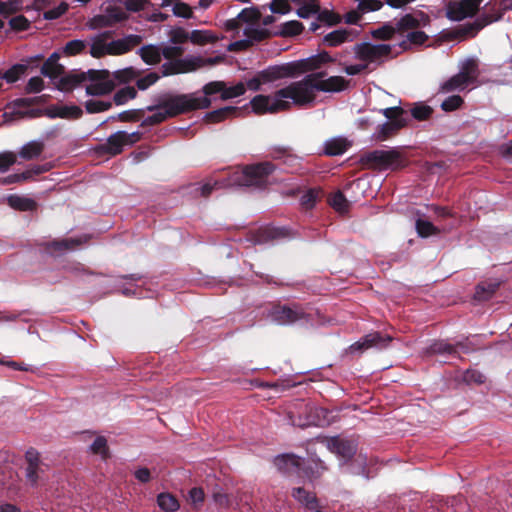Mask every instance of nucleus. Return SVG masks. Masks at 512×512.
<instances>
[{"instance_id":"nucleus-1","label":"nucleus","mask_w":512,"mask_h":512,"mask_svg":"<svg viewBox=\"0 0 512 512\" xmlns=\"http://www.w3.org/2000/svg\"><path fill=\"white\" fill-rule=\"evenodd\" d=\"M324 75L323 72H313L277 90L273 95H256L250 101L252 110L257 114L277 113L290 109L292 105L302 107L312 104L319 91L340 92L346 89L347 81L343 77L331 76L324 79Z\"/></svg>"},{"instance_id":"nucleus-2","label":"nucleus","mask_w":512,"mask_h":512,"mask_svg":"<svg viewBox=\"0 0 512 512\" xmlns=\"http://www.w3.org/2000/svg\"><path fill=\"white\" fill-rule=\"evenodd\" d=\"M139 76V71L133 67L110 72L108 70H88L75 72L61 77V90H69L83 84L86 93L91 96L110 94L120 83L131 81Z\"/></svg>"},{"instance_id":"nucleus-3","label":"nucleus","mask_w":512,"mask_h":512,"mask_svg":"<svg viewBox=\"0 0 512 512\" xmlns=\"http://www.w3.org/2000/svg\"><path fill=\"white\" fill-rule=\"evenodd\" d=\"M275 170V165L271 162H262L246 166L243 169L233 171L226 184L215 181L200 184H193L191 191L196 195L208 196L217 186H244V187H262L267 182V177Z\"/></svg>"},{"instance_id":"nucleus-4","label":"nucleus","mask_w":512,"mask_h":512,"mask_svg":"<svg viewBox=\"0 0 512 512\" xmlns=\"http://www.w3.org/2000/svg\"><path fill=\"white\" fill-rule=\"evenodd\" d=\"M211 105V101L205 97H194L187 95H178L164 100L160 105L149 108L152 112L147 116L143 123L154 125L163 122L168 117L176 116L189 110L206 109Z\"/></svg>"},{"instance_id":"nucleus-5","label":"nucleus","mask_w":512,"mask_h":512,"mask_svg":"<svg viewBox=\"0 0 512 512\" xmlns=\"http://www.w3.org/2000/svg\"><path fill=\"white\" fill-rule=\"evenodd\" d=\"M138 52L142 60L149 65L159 63L162 57L170 60V62L163 65L165 75L186 72L189 70L188 66L191 63V60L179 59L183 53L180 46L151 44L141 47Z\"/></svg>"},{"instance_id":"nucleus-6","label":"nucleus","mask_w":512,"mask_h":512,"mask_svg":"<svg viewBox=\"0 0 512 512\" xmlns=\"http://www.w3.org/2000/svg\"><path fill=\"white\" fill-rule=\"evenodd\" d=\"M260 17L256 8H245L235 18L226 20L224 27L237 36H244L247 41H260L266 34L260 25Z\"/></svg>"},{"instance_id":"nucleus-7","label":"nucleus","mask_w":512,"mask_h":512,"mask_svg":"<svg viewBox=\"0 0 512 512\" xmlns=\"http://www.w3.org/2000/svg\"><path fill=\"white\" fill-rule=\"evenodd\" d=\"M479 77L478 61L475 58L463 60L459 65V72L443 83H441L439 92H461L469 86L476 85Z\"/></svg>"},{"instance_id":"nucleus-8","label":"nucleus","mask_w":512,"mask_h":512,"mask_svg":"<svg viewBox=\"0 0 512 512\" xmlns=\"http://www.w3.org/2000/svg\"><path fill=\"white\" fill-rule=\"evenodd\" d=\"M362 160L378 170H396L404 166V158L397 149L369 151Z\"/></svg>"},{"instance_id":"nucleus-9","label":"nucleus","mask_w":512,"mask_h":512,"mask_svg":"<svg viewBox=\"0 0 512 512\" xmlns=\"http://www.w3.org/2000/svg\"><path fill=\"white\" fill-rule=\"evenodd\" d=\"M355 58L366 63L369 67L372 63H380L391 53V46L388 44H372L363 42L354 47Z\"/></svg>"},{"instance_id":"nucleus-10","label":"nucleus","mask_w":512,"mask_h":512,"mask_svg":"<svg viewBox=\"0 0 512 512\" xmlns=\"http://www.w3.org/2000/svg\"><path fill=\"white\" fill-rule=\"evenodd\" d=\"M217 93H220V98L222 100H228L243 95L245 93V86L242 82H238L237 84L228 87L223 81H212L203 87L204 95H200L199 97H205L210 101L208 96H212ZM189 96L198 97L196 94H190Z\"/></svg>"},{"instance_id":"nucleus-11","label":"nucleus","mask_w":512,"mask_h":512,"mask_svg":"<svg viewBox=\"0 0 512 512\" xmlns=\"http://www.w3.org/2000/svg\"><path fill=\"white\" fill-rule=\"evenodd\" d=\"M105 34V52L106 55H122L134 47L138 46L142 37L135 34H129L119 39H113L108 32H104Z\"/></svg>"},{"instance_id":"nucleus-12","label":"nucleus","mask_w":512,"mask_h":512,"mask_svg":"<svg viewBox=\"0 0 512 512\" xmlns=\"http://www.w3.org/2000/svg\"><path fill=\"white\" fill-rule=\"evenodd\" d=\"M482 0H454L446 8L447 17L454 21H461L473 17L479 9Z\"/></svg>"},{"instance_id":"nucleus-13","label":"nucleus","mask_w":512,"mask_h":512,"mask_svg":"<svg viewBox=\"0 0 512 512\" xmlns=\"http://www.w3.org/2000/svg\"><path fill=\"white\" fill-rule=\"evenodd\" d=\"M391 340L390 336L382 335L379 332H372L350 345L348 351L351 354H355L362 353L370 348L383 349L388 346Z\"/></svg>"},{"instance_id":"nucleus-14","label":"nucleus","mask_w":512,"mask_h":512,"mask_svg":"<svg viewBox=\"0 0 512 512\" xmlns=\"http://www.w3.org/2000/svg\"><path fill=\"white\" fill-rule=\"evenodd\" d=\"M136 280H140V277L129 275L117 279V283L115 284V291L120 292L127 297H152V292L150 290L144 289L142 286L135 284Z\"/></svg>"},{"instance_id":"nucleus-15","label":"nucleus","mask_w":512,"mask_h":512,"mask_svg":"<svg viewBox=\"0 0 512 512\" xmlns=\"http://www.w3.org/2000/svg\"><path fill=\"white\" fill-rule=\"evenodd\" d=\"M266 83L276 81L281 78L294 77L301 74V68L298 61L289 62L282 65L270 66L261 71Z\"/></svg>"},{"instance_id":"nucleus-16","label":"nucleus","mask_w":512,"mask_h":512,"mask_svg":"<svg viewBox=\"0 0 512 512\" xmlns=\"http://www.w3.org/2000/svg\"><path fill=\"white\" fill-rule=\"evenodd\" d=\"M270 317L272 321L279 325H288L296 321L302 320L305 317V313L299 306H282L275 307Z\"/></svg>"},{"instance_id":"nucleus-17","label":"nucleus","mask_w":512,"mask_h":512,"mask_svg":"<svg viewBox=\"0 0 512 512\" xmlns=\"http://www.w3.org/2000/svg\"><path fill=\"white\" fill-rule=\"evenodd\" d=\"M327 448L344 461H348L355 455L357 444L353 440L335 436L327 440Z\"/></svg>"},{"instance_id":"nucleus-18","label":"nucleus","mask_w":512,"mask_h":512,"mask_svg":"<svg viewBox=\"0 0 512 512\" xmlns=\"http://www.w3.org/2000/svg\"><path fill=\"white\" fill-rule=\"evenodd\" d=\"M357 7L346 14V22L349 24H358L361 17L369 12L378 11L383 7L381 0H355Z\"/></svg>"},{"instance_id":"nucleus-19","label":"nucleus","mask_w":512,"mask_h":512,"mask_svg":"<svg viewBox=\"0 0 512 512\" xmlns=\"http://www.w3.org/2000/svg\"><path fill=\"white\" fill-rule=\"evenodd\" d=\"M28 465L26 467V479L32 485H36L44 479V464L38 459L37 453L28 451L26 454Z\"/></svg>"},{"instance_id":"nucleus-20","label":"nucleus","mask_w":512,"mask_h":512,"mask_svg":"<svg viewBox=\"0 0 512 512\" xmlns=\"http://www.w3.org/2000/svg\"><path fill=\"white\" fill-rule=\"evenodd\" d=\"M406 124L407 118L386 121L376 128L375 132L372 134V139L379 142L385 141L395 135L401 128L406 126Z\"/></svg>"},{"instance_id":"nucleus-21","label":"nucleus","mask_w":512,"mask_h":512,"mask_svg":"<svg viewBox=\"0 0 512 512\" xmlns=\"http://www.w3.org/2000/svg\"><path fill=\"white\" fill-rule=\"evenodd\" d=\"M355 33L352 29L334 30L323 38V43L327 46L335 47L345 42L353 41Z\"/></svg>"},{"instance_id":"nucleus-22","label":"nucleus","mask_w":512,"mask_h":512,"mask_svg":"<svg viewBox=\"0 0 512 512\" xmlns=\"http://www.w3.org/2000/svg\"><path fill=\"white\" fill-rule=\"evenodd\" d=\"M48 114L51 118L78 119L83 111L77 105H58L50 108Z\"/></svg>"},{"instance_id":"nucleus-23","label":"nucleus","mask_w":512,"mask_h":512,"mask_svg":"<svg viewBox=\"0 0 512 512\" xmlns=\"http://www.w3.org/2000/svg\"><path fill=\"white\" fill-rule=\"evenodd\" d=\"M59 53H52L41 67V73L51 79H57L63 72V67L58 63Z\"/></svg>"},{"instance_id":"nucleus-24","label":"nucleus","mask_w":512,"mask_h":512,"mask_svg":"<svg viewBox=\"0 0 512 512\" xmlns=\"http://www.w3.org/2000/svg\"><path fill=\"white\" fill-rule=\"evenodd\" d=\"M426 17L423 13L418 14H406L395 25L398 32H409L411 29L418 28L421 22L425 21Z\"/></svg>"},{"instance_id":"nucleus-25","label":"nucleus","mask_w":512,"mask_h":512,"mask_svg":"<svg viewBox=\"0 0 512 512\" xmlns=\"http://www.w3.org/2000/svg\"><path fill=\"white\" fill-rule=\"evenodd\" d=\"M333 61L332 57L327 52L319 53L318 55L299 60V65L302 73L315 70L322 64Z\"/></svg>"},{"instance_id":"nucleus-26","label":"nucleus","mask_w":512,"mask_h":512,"mask_svg":"<svg viewBox=\"0 0 512 512\" xmlns=\"http://www.w3.org/2000/svg\"><path fill=\"white\" fill-rule=\"evenodd\" d=\"M160 6L163 8H171L172 13L176 17L185 19L192 17L191 7L188 4L181 2L180 0H161Z\"/></svg>"},{"instance_id":"nucleus-27","label":"nucleus","mask_w":512,"mask_h":512,"mask_svg":"<svg viewBox=\"0 0 512 512\" xmlns=\"http://www.w3.org/2000/svg\"><path fill=\"white\" fill-rule=\"evenodd\" d=\"M81 243H82V240L80 238H69V239L55 240V241L48 243L46 249L51 254H54L56 252L62 253L65 251L75 249Z\"/></svg>"},{"instance_id":"nucleus-28","label":"nucleus","mask_w":512,"mask_h":512,"mask_svg":"<svg viewBox=\"0 0 512 512\" xmlns=\"http://www.w3.org/2000/svg\"><path fill=\"white\" fill-rule=\"evenodd\" d=\"M348 148V142L342 137L329 139L324 144V152L329 156H337L343 154Z\"/></svg>"},{"instance_id":"nucleus-29","label":"nucleus","mask_w":512,"mask_h":512,"mask_svg":"<svg viewBox=\"0 0 512 512\" xmlns=\"http://www.w3.org/2000/svg\"><path fill=\"white\" fill-rule=\"evenodd\" d=\"M240 110L237 107L227 106L206 114L205 119L209 123H217L224 119L235 116Z\"/></svg>"},{"instance_id":"nucleus-30","label":"nucleus","mask_w":512,"mask_h":512,"mask_svg":"<svg viewBox=\"0 0 512 512\" xmlns=\"http://www.w3.org/2000/svg\"><path fill=\"white\" fill-rule=\"evenodd\" d=\"M299 8L297 9V15L300 18L307 19L312 15L319 12V2L317 0H292Z\"/></svg>"},{"instance_id":"nucleus-31","label":"nucleus","mask_w":512,"mask_h":512,"mask_svg":"<svg viewBox=\"0 0 512 512\" xmlns=\"http://www.w3.org/2000/svg\"><path fill=\"white\" fill-rule=\"evenodd\" d=\"M274 463L279 470L290 472L300 466V458L293 454H284L277 456Z\"/></svg>"},{"instance_id":"nucleus-32","label":"nucleus","mask_w":512,"mask_h":512,"mask_svg":"<svg viewBox=\"0 0 512 512\" xmlns=\"http://www.w3.org/2000/svg\"><path fill=\"white\" fill-rule=\"evenodd\" d=\"M105 34H97L88 40L89 53L94 58L106 56Z\"/></svg>"},{"instance_id":"nucleus-33","label":"nucleus","mask_w":512,"mask_h":512,"mask_svg":"<svg viewBox=\"0 0 512 512\" xmlns=\"http://www.w3.org/2000/svg\"><path fill=\"white\" fill-rule=\"evenodd\" d=\"M105 146L106 150L112 155H117L121 153L124 146H127L126 141L123 137V131H117L116 133L109 136Z\"/></svg>"},{"instance_id":"nucleus-34","label":"nucleus","mask_w":512,"mask_h":512,"mask_svg":"<svg viewBox=\"0 0 512 512\" xmlns=\"http://www.w3.org/2000/svg\"><path fill=\"white\" fill-rule=\"evenodd\" d=\"M7 201L10 207L21 211H30L33 210L36 206L34 200L18 195H10L7 198Z\"/></svg>"},{"instance_id":"nucleus-35","label":"nucleus","mask_w":512,"mask_h":512,"mask_svg":"<svg viewBox=\"0 0 512 512\" xmlns=\"http://www.w3.org/2000/svg\"><path fill=\"white\" fill-rule=\"evenodd\" d=\"M292 495L299 503L305 505L309 509H314L317 506L315 495L301 487L294 488Z\"/></svg>"},{"instance_id":"nucleus-36","label":"nucleus","mask_w":512,"mask_h":512,"mask_svg":"<svg viewBox=\"0 0 512 512\" xmlns=\"http://www.w3.org/2000/svg\"><path fill=\"white\" fill-rule=\"evenodd\" d=\"M427 353L429 354H441V355H454L457 353V348L452 344L439 340L433 342L429 348L427 349Z\"/></svg>"},{"instance_id":"nucleus-37","label":"nucleus","mask_w":512,"mask_h":512,"mask_svg":"<svg viewBox=\"0 0 512 512\" xmlns=\"http://www.w3.org/2000/svg\"><path fill=\"white\" fill-rule=\"evenodd\" d=\"M43 148L44 145L42 142L31 141L21 148L19 155L24 159H33L42 153Z\"/></svg>"},{"instance_id":"nucleus-38","label":"nucleus","mask_w":512,"mask_h":512,"mask_svg":"<svg viewBox=\"0 0 512 512\" xmlns=\"http://www.w3.org/2000/svg\"><path fill=\"white\" fill-rule=\"evenodd\" d=\"M158 506L166 512H175L179 509L178 500L169 493H160L157 496Z\"/></svg>"},{"instance_id":"nucleus-39","label":"nucleus","mask_w":512,"mask_h":512,"mask_svg":"<svg viewBox=\"0 0 512 512\" xmlns=\"http://www.w3.org/2000/svg\"><path fill=\"white\" fill-rule=\"evenodd\" d=\"M88 48V40L74 39L68 41L63 47L62 51L67 56H74L82 53Z\"/></svg>"},{"instance_id":"nucleus-40","label":"nucleus","mask_w":512,"mask_h":512,"mask_svg":"<svg viewBox=\"0 0 512 512\" xmlns=\"http://www.w3.org/2000/svg\"><path fill=\"white\" fill-rule=\"evenodd\" d=\"M328 201L333 209L338 213L344 214L348 211L349 203L340 191L331 194Z\"/></svg>"},{"instance_id":"nucleus-41","label":"nucleus","mask_w":512,"mask_h":512,"mask_svg":"<svg viewBox=\"0 0 512 512\" xmlns=\"http://www.w3.org/2000/svg\"><path fill=\"white\" fill-rule=\"evenodd\" d=\"M303 30V24L297 20L285 22L279 27V34L284 37L296 36Z\"/></svg>"},{"instance_id":"nucleus-42","label":"nucleus","mask_w":512,"mask_h":512,"mask_svg":"<svg viewBox=\"0 0 512 512\" xmlns=\"http://www.w3.org/2000/svg\"><path fill=\"white\" fill-rule=\"evenodd\" d=\"M427 35L420 30L415 31H409L406 35V40L402 42V46L404 49L409 48L412 44L413 45H421L427 40Z\"/></svg>"},{"instance_id":"nucleus-43","label":"nucleus","mask_w":512,"mask_h":512,"mask_svg":"<svg viewBox=\"0 0 512 512\" xmlns=\"http://www.w3.org/2000/svg\"><path fill=\"white\" fill-rule=\"evenodd\" d=\"M111 107V101L90 99L85 102V109L90 114L104 112L109 110Z\"/></svg>"},{"instance_id":"nucleus-44","label":"nucleus","mask_w":512,"mask_h":512,"mask_svg":"<svg viewBox=\"0 0 512 512\" xmlns=\"http://www.w3.org/2000/svg\"><path fill=\"white\" fill-rule=\"evenodd\" d=\"M218 38L209 31L193 30L190 34L191 42L195 44L213 43Z\"/></svg>"},{"instance_id":"nucleus-45","label":"nucleus","mask_w":512,"mask_h":512,"mask_svg":"<svg viewBox=\"0 0 512 512\" xmlns=\"http://www.w3.org/2000/svg\"><path fill=\"white\" fill-rule=\"evenodd\" d=\"M432 112L433 109L424 103H417L411 108L412 117L418 121L427 120L432 115Z\"/></svg>"},{"instance_id":"nucleus-46","label":"nucleus","mask_w":512,"mask_h":512,"mask_svg":"<svg viewBox=\"0 0 512 512\" xmlns=\"http://www.w3.org/2000/svg\"><path fill=\"white\" fill-rule=\"evenodd\" d=\"M415 226H416L418 235L421 237H428L431 235H435L439 232L438 228L427 220L418 219L416 221Z\"/></svg>"},{"instance_id":"nucleus-47","label":"nucleus","mask_w":512,"mask_h":512,"mask_svg":"<svg viewBox=\"0 0 512 512\" xmlns=\"http://www.w3.org/2000/svg\"><path fill=\"white\" fill-rule=\"evenodd\" d=\"M498 283H489L478 285L475 291V298L483 301L490 298V296L497 290Z\"/></svg>"},{"instance_id":"nucleus-48","label":"nucleus","mask_w":512,"mask_h":512,"mask_svg":"<svg viewBox=\"0 0 512 512\" xmlns=\"http://www.w3.org/2000/svg\"><path fill=\"white\" fill-rule=\"evenodd\" d=\"M136 90L133 87H124L118 90L113 97L116 105H123L128 100L135 98Z\"/></svg>"},{"instance_id":"nucleus-49","label":"nucleus","mask_w":512,"mask_h":512,"mask_svg":"<svg viewBox=\"0 0 512 512\" xmlns=\"http://www.w3.org/2000/svg\"><path fill=\"white\" fill-rule=\"evenodd\" d=\"M22 0H0V14L9 15L21 10Z\"/></svg>"},{"instance_id":"nucleus-50","label":"nucleus","mask_w":512,"mask_h":512,"mask_svg":"<svg viewBox=\"0 0 512 512\" xmlns=\"http://www.w3.org/2000/svg\"><path fill=\"white\" fill-rule=\"evenodd\" d=\"M17 161V155L11 151L0 153V172L4 173Z\"/></svg>"},{"instance_id":"nucleus-51","label":"nucleus","mask_w":512,"mask_h":512,"mask_svg":"<svg viewBox=\"0 0 512 512\" xmlns=\"http://www.w3.org/2000/svg\"><path fill=\"white\" fill-rule=\"evenodd\" d=\"M463 99L459 95H452L447 97L442 103L441 108L446 112L454 111L461 107Z\"/></svg>"},{"instance_id":"nucleus-52","label":"nucleus","mask_w":512,"mask_h":512,"mask_svg":"<svg viewBox=\"0 0 512 512\" xmlns=\"http://www.w3.org/2000/svg\"><path fill=\"white\" fill-rule=\"evenodd\" d=\"M90 449L93 453L101 455L102 458H106L108 454L107 440L102 436L96 437Z\"/></svg>"},{"instance_id":"nucleus-53","label":"nucleus","mask_w":512,"mask_h":512,"mask_svg":"<svg viewBox=\"0 0 512 512\" xmlns=\"http://www.w3.org/2000/svg\"><path fill=\"white\" fill-rule=\"evenodd\" d=\"M398 32L396 25L385 24L373 31V36L380 39H390Z\"/></svg>"},{"instance_id":"nucleus-54","label":"nucleus","mask_w":512,"mask_h":512,"mask_svg":"<svg viewBox=\"0 0 512 512\" xmlns=\"http://www.w3.org/2000/svg\"><path fill=\"white\" fill-rule=\"evenodd\" d=\"M68 10L67 3H61L56 7H52L44 12V18L47 20H55L64 15Z\"/></svg>"},{"instance_id":"nucleus-55","label":"nucleus","mask_w":512,"mask_h":512,"mask_svg":"<svg viewBox=\"0 0 512 512\" xmlns=\"http://www.w3.org/2000/svg\"><path fill=\"white\" fill-rule=\"evenodd\" d=\"M245 86V91L251 90V91H258L261 89V86L263 84H267L264 77H262V73H257L254 77L246 80L245 82H242Z\"/></svg>"},{"instance_id":"nucleus-56","label":"nucleus","mask_w":512,"mask_h":512,"mask_svg":"<svg viewBox=\"0 0 512 512\" xmlns=\"http://www.w3.org/2000/svg\"><path fill=\"white\" fill-rule=\"evenodd\" d=\"M318 193L315 190H308L300 197V204L305 209H311L317 201Z\"/></svg>"},{"instance_id":"nucleus-57","label":"nucleus","mask_w":512,"mask_h":512,"mask_svg":"<svg viewBox=\"0 0 512 512\" xmlns=\"http://www.w3.org/2000/svg\"><path fill=\"white\" fill-rule=\"evenodd\" d=\"M270 10L276 14H287L291 11V6L286 0H273L270 4Z\"/></svg>"},{"instance_id":"nucleus-58","label":"nucleus","mask_w":512,"mask_h":512,"mask_svg":"<svg viewBox=\"0 0 512 512\" xmlns=\"http://www.w3.org/2000/svg\"><path fill=\"white\" fill-rule=\"evenodd\" d=\"M380 112L387 118V121H392L393 119L398 118H406L404 110L398 106L384 108L381 109Z\"/></svg>"},{"instance_id":"nucleus-59","label":"nucleus","mask_w":512,"mask_h":512,"mask_svg":"<svg viewBox=\"0 0 512 512\" xmlns=\"http://www.w3.org/2000/svg\"><path fill=\"white\" fill-rule=\"evenodd\" d=\"M318 15V20L321 22H326L329 25H334L340 21V18L335 13L329 10H320L316 13Z\"/></svg>"},{"instance_id":"nucleus-60","label":"nucleus","mask_w":512,"mask_h":512,"mask_svg":"<svg viewBox=\"0 0 512 512\" xmlns=\"http://www.w3.org/2000/svg\"><path fill=\"white\" fill-rule=\"evenodd\" d=\"M158 79H159V76L156 73L151 72L137 80V87L140 90H145L148 87H150L151 85H153Z\"/></svg>"},{"instance_id":"nucleus-61","label":"nucleus","mask_w":512,"mask_h":512,"mask_svg":"<svg viewBox=\"0 0 512 512\" xmlns=\"http://www.w3.org/2000/svg\"><path fill=\"white\" fill-rule=\"evenodd\" d=\"M44 87V82L41 77L35 76L29 79L26 90L28 93H39Z\"/></svg>"},{"instance_id":"nucleus-62","label":"nucleus","mask_w":512,"mask_h":512,"mask_svg":"<svg viewBox=\"0 0 512 512\" xmlns=\"http://www.w3.org/2000/svg\"><path fill=\"white\" fill-rule=\"evenodd\" d=\"M31 178V172H23V173H18V174H12V175H9L7 176L3 183L4 184H12V183H17V182H21V181H25V180H28Z\"/></svg>"},{"instance_id":"nucleus-63","label":"nucleus","mask_w":512,"mask_h":512,"mask_svg":"<svg viewBox=\"0 0 512 512\" xmlns=\"http://www.w3.org/2000/svg\"><path fill=\"white\" fill-rule=\"evenodd\" d=\"M189 499L194 506L200 505L204 500V492L201 488H192L189 492Z\"/></svg>"},{"instance_id":"nucleus-64","label":"nucleus","mask_w":512,"mask_h":512,"mask_svg":"<svg viewBox=\"0 0 512 512\" xmlns=\"http://www.w3.org/2000/svg\"><path fill=\"white\" fill-rule=\"evenodd\" d=\"M368 69L365 62L359 61L356 64L347 65L344 68V71L348 75H357L363 72L364 70Z\"/></svg>"}]
</instances>
